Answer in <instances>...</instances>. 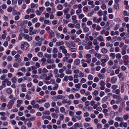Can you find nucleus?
Returning <instances> with one entry per match:
<instances>
[{
    "mask_svg": "<svg viewBox=\"0 0 129 129\" xmlns=\"http://www.w3.org/2000/svg\"><path fill=\"white\" fill-rule=\"evenodd\" d=\"M9 98L10 100L7 104V107L9 109H11L12 108L15 102L16 99L15 98L12 94L10 95L9 96Z\"/></svg>",
    "mask_w": 129,
    "mask_h": 129,
    "instance_id": "f257e3e1",
    "label": "nucleus"
},
{
    "mask_svg": "<svg viewBox=\"0 0 129 129\" xmlns=\"http://www.w3.org/2000/svg\"><path fill=\"white\" fill-rule=\"evenodd\" d=\"M28 47V44L27 42H25L21 44L20 47L23 50H27Z\"/></svg>",
    "mask_w": 129,
    "mask_h": 129,
    "instance_id": "f03ea898",
    "label": "nucleus"
},
{
    "mask_svg": "<svg viewBox=\"0 0 129 129\" xmlns=\"http://www.w3.org/2000/svg\"><path fill=\"white\" fill-rule=\"evenodd\" d=\"M92 44V43L91 41L88 42V44L85 46V48L86 50H89L92 48L91 46Z\"/></svg>",
    "mask_w": 129,
    "mask_h": 129,
    "instance_id": "7ed1b4c3",
    "label": "nucleus"
},
{
    "mask_svg": "<svg viewBox=\"0 0 129 129\" xmlns=\"http://www.w3.org/2000/svg\"><path fill=\"white\" fill-rule=\"evenodd\" d=\"M91 55L89 54H87L86 55L85 57L87 58L86 62L87 63H90L91 61Z\"/></svg>",
    "mask_w": 129,
    "mask_h": 129,
    "instance_id": "20e7f679",
    "label": "nucleus"
},
{
    "mask_svg": "<svg viewBox=\"0 0 129 129\" xmlns=\"http://www.w3.org/2000/svg\"><path fill=\"white\" fill-rule=\"evenodd\" d=\"M102 20L101 18H98L97 17H95L93 18V21L94 22L97 23H99Z\"/></svg>",
    "mask_w": 129,
    "mask_h": 129,
    "instance_id": "39448f33",
    "label": "nucleus"
},
{
    "mask_svg": "<svg viewBox=\"0 0 129 129\" xmlns=\"http://www.w3.org/2000/svg\"><path fill=\"white\" fill-rule=\"evenodd\" d=\"M71 19L73 23H76L78 22V20H77V16L76 15L72 16Z\"/></svg>",
    "mask_w": 129,
    "mask_h": 129,
    "instance_id": "423d86ee",
    "label": "nucleus"
},
{
    "mask_svg": "<svg viewBox=\"0 0 129 129\" xmlns=\"http://www.w3.org/2000/svg\"><path fill=\"white\" fill-rule=\"evenodd\" d=\"M24 38L25 39H26L28 41H30L32 40V38L31 37L29 36L28 35L24 34Z\"/></svg>",
    "mask_w": 129,
    "mask_h": 129,
    "instance_id": "0eeeda50",
    "label": "nucleus"
},
{
    "mask_svg": "<svg viewBox=\"0 0 129 129\" xmlns=\"http://www.w3.org/2000/svg\"><path fill=\"white\" fill-rule=\"evenodd\" d=\"M48 33L49 34V37L50 39H51L54 37V33L53 30L51 31Z\"/></svg>",
    "mask_w": 129,
    "mask_h": 129,
    "instance_id": "6e6552de",
    "label": "nucleus"
},
{
    "mask_svg": "<svg viewBox=\"0 0 129 129\" xmlns=\"http://www.w3.org/2000/svg\"><path fill=\"white\" fill-rule=\"evenodd\" d=\"M59 110L60 112L62 113H63L64 115H66L67 113L65 111V110L63 107H61L60 108Z\"/></svg>",
    "mask_w": 129,
    "mask_h": 129,
    "instance_id": "1a4fd4ad",
    "label": "nucleus"
},
{
    "mask_svg": "<svg viewBox=\"0 0 129 129\" xmlns=\"http://www.w3.org/2000/svg\"><path fill=\"white\" fill-rule=\"evenodd\" d=\"M82 7L83 6H82L80 7V8H78V9L76 10V12L77 15L80 14V13L82 12V10L81 9Z\"/></svg>",
    "mask_w": 129,
    "mask_h": 129,
    "instance_id": "9d476101",
    "label": "nucleus"
},
{
    "mask_svg": "<svg viewBox=\"0 0 129 129\" xmlns=\"http://www.w3.org/2000/svg\"><path fill=\"white\" fill-rule=\"evenodd\" d=\"M82 5L81 4H79V5L75 4L73 5V9H75L77 8H80V7L82 6Z\"/></svg>",
    "mask_w": 129,
    "mask_h": 129,
    "instance_id": "9b49d317",
    "label": "nucleus"
},
{
    "mask_svg": "<svg viewBox=\"0 0 129 129\" xmlns=\"http://www.w3.org/2000/svg\"><path fill=\"white\" fill-rule=\"evenodd\" d=\"M80 62V60L79 59L77 58L74 60V63L76 65L79 64Z\"/></svg>",
    "mask_w": 129,
    "mask_h": 129,
    "instance_id": "f8f14e48",
    "label": "nucleus"
},
{
    "mask_svg": "<svg viewBox=\"0 0 129 129\" xmlns=\"http://www.w3.org/2000/svg\"><path fill=\"white\" fill-rule=\"evenodd\" d=\"M97 76L100 79H103L105 77L104 74L102 73H99Z\"/></svg>",
    "mask_w": 129,
    "mask_h": 129,
    "instance_id": "ddd939ff",
    "label": "nucleus"
},
{
    "mask_svg": "<svg viewBox=\"0 0 129 129\" xmlns=\"http://www.w3.org/2000/svg\"><path fill=\"white\" fill-rule=\"evenodd\" d=\"M97 39L98 41L100 42L104 41H105L103 37L101 35H100L98 36L97 37Z\"/></svg>",
    "mask_w": 129,
    "mask_h": 129,
    "instance_id": "4468645a",
    "label": "nucleus"
},
{
    "mask_svg": "<svg viewBox=\"0 0 129 129\" xmlns=\"http://www.w3.org/2000/svg\"><path fill=\"white\" fill-rule=\"evenodd\" d=\"M42 118L43 120H44L45 119H48L49 120H50L51 119V118L49 116H46L45 115H43L42 116Z\"/></svg>",
    "mask_w": 129,
    "mask_h": 129,
    "instance_id": "2eb2a0df",
    "label": "nucleus"
},
{
    "mask_svg": "<svg viewBox=\"0 0 129 129\" xmlns=\"http://www.w3.org/2000/svg\"><path fill=\"white\" fill-rule=\"evenodd\" d=\"M115 119L117 121H122L123 120V118H122L119 116L116 117Z\"/></svg>",
    "mask_w": 129,
    "mask_h": 129,
    "instance_id": "dca6fc26",
    "label": "nucleus"
},
{
    "mask_svg": "<svg viewBox=\"0 0 129 129\" xmlns=\"http://www.w3.org/2000/svg\"><path fill=\"white\" fill-rule=\"evenodd\" d=\"M74 126L75 127H80L82 126L81 123H76L74 124Z\"/></svg>",
    "mask_w": 129,
    "mask_h": 129,
    "instance_id": "f3484780",
    "label": "nucleus"
},
{
    "mask_svg": "<svg viewBox=\"0 0 129 129\" xmlns=\"http://www.w3.org/2000/svg\"><path fill=\"white\" fill-rule=\"evenodd\" d=\"M64 44L63 42L62 41L57 42L56 44V45L57 46H59Z\"/></svg>",
    "mask_w": 129,
    "mask_h": 129,
    "instance_id": "a211bd4d",
    "label": "nucleus"
},
{
    "mask_svg": "<svg viewBox=\"0 0 129 129\" xmlns=\"http://www.w3.org/2000/svg\"><path fill=\"white\" fill-rule=\"evenodd\" d=\"M101 51L103 54H106L107 53L108 50L106 48H103L101 49Z\"/></svg>",
    "mask_w": 129,
    "mask_h": 129,
    "instance_id": "6ab92c4d",
    "label": "nucleus"
},
{
    "mask_svg": "<svg viewBox=\"0 0 129 129\" xmlns=\"http://www.w3.org/2000/svg\"><path fill=\"white\" fill-rule=\"evenodd\" d=\"M99 34V32L94 31L92 33V35L95 38L96 37V36Z\"/></svg>",
    "mask_w": 129,
    "mask_h": 129,
    "instance_id": "aec40b11",
    "label": "nucleus"
},
{
    "mask_svg": "<svg viewBox=\"0 0 129 129\" xmlns=\"http://www.w3.org/2000/svg\"><path fill=\"white\" fill-rule=\"evenodd\" d=\"M47 74H43L40 76V78L41 79L44 80L45 79L46 77L47 76Z\"/></svg>",
    "mask_w": 129,
    "mask_h": 129,
    "instance_id": "412c9836",
    "label": "nucleus"
},
{
    "mask_svg": "<svg viewBox=\"0 0 129 129\" xmlns=\"http://www.w3.org/2000/svg\"><path fill=\"white\" fill-rule=\"evenodd\" d=\"M38 7V5L34 3H31L30 4V7L32 8H36Z\"/></svg>",
    "mask_w": 129,
    "mask_h": 129,
    "instance_id": "4be33fe9",
    "label": "nucleus"
},
{
    "mask_svg": "<svg viewBox=\"0 0 129 129\" xmlns=\"http://www.w3.org/2000/svg\"><path fill=\"white\" fill-rule=\"evenodd\" d=\"M108 98L109 97L108 96H105L102 100V103H103L105 101H106Z\"/></svg>",
    "mask_w": 129,
    "mask_h": 129,
    "instance_id": "5701e85b",
    "label": "nucleus"
},
{
    "mask_svg": "<svg viewBox=\"0 0 129 129\" xmlns=\"http://www.w3.org/2000/svg\"><path fill=\"white\" fill-rule=\"evenodd\" d=\"M66 73L67 75H71L72 73V71L69 69H67L66 70Z\"/></svg>",
    "mask_w": 129,
    "mask_h": 129,
    "instance_id": "b1692460",
    "label": "nucleus"
},
{
    "mask_svg": "<svg viewBox=\"0 0 129 129\" xmlns=\"http://www.w3.org/2000/svg\"><path fill=\"white\" fill-rule=\"evenodd\" d=\"M24 34L23 33H21L20 34L19 36L18 37V39L19 40H21L22 39V36H23L24 37Z\"/></svg>",
    "mask_w": 129,
    "mask_h": 129,
    "instance_id": "393cba45",
    "label": "nucleus"
},
{
    "mask_svg": "<svg viewBox=\"0 0 129 129\" xmlns=\"http://www.w3.org/2000/svg\"><path fill=\"white\" fill-rule=\"evenodd\" d=\"M52 117L54 118H57L58 117V115L54 113H52L51 114Z\"/></svg>",
    "mask_w": 129,
    "mask_h": 129,
    "instance_id": "a878e982",
    "label": "nucleus"
},
{
    "mask_svg": "<svg viewBox=\"0 0 129 129\" xmlns=\"http://www.w3.org/2000/svg\"><path fill=\"white\" fill-rule=\"evenodd\" d=\"M63 13L61 11H58L56 12V15L58 17L62 16L63 15Z\"/></svg>",
    "mask_w": 129,
    "mask_h": 129,
    "instance_id": "bb28decb",
    "label": "nucleus"
},
{
    "mask_svg": "<svg viewBox=\"0 0 129 129\" xmlns=\"http://www.w3.org/2000/svg\"><path fill=\"white\" fill-rule=\"evenodd\" d=\"M98 15L100 17H101L103 15V11L101 10H100L98 12Z\"/></svg>",
    "mask_w": 129,
    "mask_h": 129,
    "instance_id": "cd10ccee",
    "label": "nucleus"
},
{
    "mask_svg": "<svg viewBox=\"0 0 129 129\" xmlns=\"http://www.w3.org/2000/svg\"><path fill=\"white\" fill-rule=\"evenodd\" d=\"M117 80V78H116L113 77L111 78V82L112 83H115Z\"/></svg>",
    "mask_w": 129,
    "mask_h": 129,
    "instance_id": "c85d7f7f",
    "label": "nucleus"
},
{
    "mask_svg": "<svg viewBox=\"0 0 129 129\" xmlns=\"http://www.w3.org/2000/svg\"><path fill=\"white\" fill-rule=\"evenodd\" d=\"M12 90L11 88H8L6 90V92L8 94H10L12 92Z\"/></svg>",
    "mask_w": 129,
    "mask_h": 129,
    "instance_id": "c756f323",
    "label": "nucleus"
},
{
    "mask_svg": "<svg viewBox=\"0 0 129 129\" xmlns=\"http://www.w3.org/2000/svg\"><path fill=\"white\" fill-rule=\"evenodd\" d=\"M57 8L59 10H61L63 8V7L62 5L60 4L57 6Z\"/></svg>",
    "mask_w": 129,
    "mask_h": 129,
    "instance_id": "7c9ffc66",
    "label": "nucleus"
},
{
    "mask_svg": "<svg viewBox=\"0 0 129 129\" xmlns=\"http://www.w3.org/2000/svg\"><path fill=\"white\" fill-rule=\"evenodd\" d=\"M11 81L13 83H15L17 81L16 78V77H14L11 79Z\"/></svg>",
    "mask_w": 129,
    "mask_h": 129,
    "instance_id": "2f4dec72",
    "label": "nucleus"
},
{
    "mask_svg": "<svg viewBox=\"0 0 129 129\" xmlns=\"http://www.w3.org/2000/svg\"><path fill=\"white\" fill-rule=\"evenodd\" d=\"M77 16H78L79 18L80 19H81L83 18L85 16V15L83 14H81L77 15Z\"/></svg>",
    "mask_w": 129,
    "mask_h": 129,
    "instance_id": "473e14b6",
    "label": "nucleus"
},
{
    "mask_svg": "<svg viewBox=\"0 0 129 129\" xmlns=\"http://www.w3.org/2000/svg\"><path fill=\"white\" fill-rule=\"evenodd\" d=\"M68 26L70 28H73L74 27L75 25L74 24L70 23L68 24Z\"/></svg>",
    "mask_w": 129,
    "mask_h": 129,
    "instance_id": "72a5a7b5",
    "label": "nucleus"
},
{
    "mask_svg": "<svg viewBox=\"0 0 129 129\" xmlns=\"http://www.w3.org/2000/svg\"><path fill=\"white\" fill-rule=\"evenodd\" d=\"M79 74V75L80 78H82L84 77V73L81 71H80Z\"/></svg>",
    "mask_w": 129,
    "mask_h": 129,
    "instance_id": "f704fd0d",
    "label": "nucleus"
},
{
    "mask_svg": "<svg viewBox=\"0 0 129 129\" xmlns=\"http://www.w3.org/2000/svg\"><path fill=\"white\" fill-rule=\"evenodd\" d=\"M59 119L61 121L63 120L64 119V115L62 114H59Z\"/></svg>",
    "mask_w": 129,
    "mask_h": 129,
    "instance_id": "c9c22d12",
    "label": "nucleus"
},
{
    "mask_svg": "<svg viewBox=\"0 0 129 129\" xmlns=\"http://www.w3.org/2000/svg\"><path fill=\"white\" fill-rule=\"evenodd\" d=\"M44 56L45 57L47 58H50L51 57V54H48L47 53L45 54Z\"/></svg>",
    "mask_w": 129,
    "mask_h": 129,
    "instance_id": "e433bc0d",
    "label": "nucleus"
},
{
    "mask_svg": "<svg viewBox=\"0 0 129 129\" xmlns=\"http://www.w3.org/2000/svg\"><path fill=\"white\" fill-rule=\"evenodd\" d=\"M109 55L113 59L115 58L116 56L115 53H110L109 54Z\"/></svg>",
    "mask_w": 129,
    "mask_h": 129,
    "instance_id": "4c0bfd02",
    "label": "nucleus"
},
{
    "mask_svg": "<svg viewBox=\"0 0 129 129\" xmlns=\"http://www.w3.org/2000/svg\"><path fill=\"white\" fill-rule=\"evenodd\" d=\"M101 8L103 10H105L107 9L106 5L104 4H103L101 6Z\"/></svg>",
    "mask_w": 129,
    "mask_h": 129,
    "instance_id": "58836bf2",
    "label": "nucleus"
},
{
    "mask_svg": "<svg viewBox=\"0 0 129 129\" xmlns=\"http://www.w3.org/2000/svg\"><path fill=\"white\" fill-rule=\"evenodd\" d=\"M37 102H38L39 104H41L42 102H45V100L44 99H39L37 101Z\"/></svg>",
    "mask_w": 129,
    "mask_h": 129,
    "instance_id": "ea45409f",
    "label": "nucleus"
},
{
    "mask_svg": "<svg viewBox=\"0 0 129 129\" xmlns=\"http://www.w3.org/2000/svg\"><path fill=\"white\" fill-rule=\"evenodd\" d=\"M58 84H56L55 85V86L52 88V89L53 90H56L58 88Z\"/></svg>",
    "mask_w": 129,
    "mask_h": 129,
    "instance_id": "a19ab883",
    "label": "nucleus"
},
{
    "mask_svg": "<svg viewBox=\"0 0 129 129\" xmlns=\"http://www.w3.org/2000/svg\"><path fill=\"white\" fill-rule=\"evenodd\" d=\"M43 114L44 115H49L50 114V112L49 111H44Z\"/></svg>",
    "mask_w": 129,
    "mask_h": 129,
    "instance_id": "79ce46f5",
    "label": "nucleus"
},
{
    "mask_svg": "<svg viewBox=\"0 0 129 129\" xmlns=\"http://www.w3.org/2000/svg\"><path fill=\"white\" fill-rule=\"evenodd\" d=\"M92 43V44H93V45H98L99 43L97 41V40L96 39H95L94 40Z\"/></svg>",
    "mask_w": 129,
    "mask_h": 129,
    "instance_id": "37998d69",
    "label": "nucleus"
},
{
    "mask_svg": "<svg viewBox=\"0 0 129 129\" xmlns=\"http://www.w3.org/2000/svg\"><path fill=\"white\" fill-rule=\"evenodd\" d=\"M45 30L47 31V32L48 33H49L52 30L50 29V27L49 26H47L45 28Z\"/></svg>",
    "mask_w": 129,
    "mask_h": 129,
    "instance_id": "c03bdc74",
    "label": "nucleus"
},
{
    "mask_svg": "<svg viewBox=\"0 0 129 129\" xmlns=\"http://www.w3.org/2000/svg\"><path fill=\"white\" fill-rule=\"evenodd\" d=\"M42 45V42L41 41H39L37 42L35 44L34 46H40Z\"/></svg>",
    "mask_w": 129,
    "mask_h": 129,
    "instance_id": "a18cd8bd",
    "label": "nucleus"
},
{
    "mask_svg": "<svg viewBox=\"0 0 129 129\" xmlns=\"http://www.w3.org/2000/svg\"><path fill=\"white\" fill-rule=\"evenodd\" d=\"M121 99L120 96H118L116 99L117 101L116 102V104H119L120 101Z\"/></svg>",
    "mask_w": 129,
    "mask_h": 129,
    "instance_id": "49530a36",
    "label": "nucleus"
},
{
    "mask_svg": "<svg viewBox=\"0 0 129 129\" xmlns=\"http://www.w3.org/2000/svg\"><path fill=\"white\" fill-rule=\"evenodd\" d=\"M69 50L71 52H73L76 51L77 49L76 48H70L69 49Z\"/></svg>",
    "mask_w": 129,
    "mask_h": 129,
    "instance_id": "de8ad7c7",
    "label": "nucleus"
},
{
    "mask_svg": "<svg viewBox=\"0 0 129 129\" xmlns=\"http://www.w3.org/2000/svg\"><path fill=\"white\" fill-rule=\"evenodd\" d=\"M81 84L80 83L76 84L75 85V87L76 88H78L79 90L81 87Z\"/></svg>",
    "mask_w": 129,
    "mask_h": 129,
    "instance_id": "09e8293b",
    "label": "nucleus"
},
{
    "mask_svg": "<svg viewBox=\"0 0 129 129\" xmlns=\"http://www.w3.org/2000/svg\"><path fill=\"white\" fill-rule=\"evenodd\" d=\"M68 76L66 75L64 76L63 79V80L64 81L67 82L68 81Z\"/></svg>",
    "mask_w": 129,
    "mask_h": 129,
    "instance_id": "8fccbe9b",
    "label": "nucleus"
},
{
    "mask_svg": "<svg viewBox=\"0 0 129 129\" xmlns=\"http://www.w3.org/2000/svg\"><path fill=\"white\" fill-rule=\"evenodd\" d=\"M113 44H111L109 43H107L106 44V46L107 47H112L113 46Z\"/></svg>",
    "mask_w": 129,
    "mask_h": 129,
    "instance_id": "3c124183",
    "label": "nucleus"
},
{
    "mask_svg": "<svg viewBox=\"0 0 129 129\" xmlns=\"http://www.w3.org/2000/svg\"><path fill=\"white\" fill-rule=\"evenodd\" d=\"M96 127L98 129H100L102 127V125L101 124L99 123H98L96 125Z\"/></svg>",
    "mask_w": 129,
    "mask_h": 129,
    "instance_id": "603ef678",
    "label": "nucleus"
},
{
    "mask_svg": "<svg viewBox=\"0 0 129 129\" xmlns=\"http://www.w3.org/2000/svg\"><path fill=\"white\" fill-rule=\"evenodd\" d=\"M95 55L97 57L98 59H100L101 58L102 55L100 54H98V53H96L95 54Z\"/></svg>",
    "mask_w": 129,
    "mask_h": 129,
    "instance_id": "864d4df0",
    "label": "nucleus"
},
{
    "mask_svg": "<svg viewBox=\"0 0 129 129\" xmlns=\"http://www.w3.org/2000/svg\"><path fill=\"white\" fill-rule=\"evenodd\" d=\"M119 24H116L115 25L114 28V30L115 31L116 30L119 28Z\"/></svg>",
    "mask_w": 129,
    "mask_h": 129,
    "instance_id": "5fc2aeb1",
    "label": "nucleus"
},
{
    "mask_svg": "<svg viewBox=\"0 0 129 129\" xmlns=\"http://www.w3.org/2000/svg\"><path fill=\"white\" fill-rule=\"evenodd\" d=\"M123 15L124 16H129V13L126 11L124 10L123 12Z\"/></svg>",
    "mask_w": 129,
    "mask_h": 129,
    "instance_id": "6e6d98bb",
    "label": "nucleus"
},
{
    "mask_svg": "<svg viewBox=\"0 0 129 129\" xmlns=\"http://www.w3.org/2000/svg\"><path fill=\"white\" fill-rule=\"evenodd\" d=\"M94 99L95 101L98 102L100 101L101 98L99 96H96L95 97Z\"/></svg>",
    "mask_w": 129,
    "mask_h": 129,
    "instance_id": "4d7b16f0",
    "label": "nucleus"
},
{
    "mask_svg": "<svg viewBox=\"0 0 129 129\" xmlns=\"http://www.w3.org/2000/svg\"><path fill=\"white\" fill-rule=\"evenodd\" d=\"M83 52L82 51H80L79 52V57L80 58H82L83 57Z\"/></svg>",
    "mask_w": 129,
    "mask_h": 129,
    "instance_id": "13d9d810",
    "label": "nucleus"
},
{
    "mask_svg": "<svg viewBox=\"0 0 129 129\" xmlns=\"http://www.w3.org/2000/svg\"><path fill=\"white\" fill-rule=\"evenodd\" d=\"M13 67L15 68H17L18 67L19 65L18 63L17 62L14 63L13 65Z\"/></svg>",
    "mask_w": 129,
    "mask_h": 129,
    "instance_id": "bf43d9fd",
    "label": "nucleus"
},
{
    "mask_svg": "<svg viewBox=\"0 0 129 129\" xmlns=\"http://www.w3.org/2000/svg\"><path fill=\"white\" fill-rule=\"evenodd\" d=\"M57 49L56 48H54L52 50V52L53 53H56L58 52Z\"/></svg>",
    "mask_w": 129,
    "mask_h": 129,
    "instance_id": "052dcab7",
    "label": "nucleus"
},
{
    "mask_svg": "<svg viewBox=\"0 0 129 129\" xmlns=\"http://www.w3.org/2000/svg\"><path fill=\"white\" fill-rule=\"evenodd\" d=\"M73 72L74 73L77 74L79 73L80 71L79 69H75L74 70Z\"/></svg>",
    "mask_w": 129,
    "mask_h": 129,
    "instance_id": "680f3d73",
    "label": "nucleus"
},
{
    "mask_svg": "<svg viewBox=\"0 0 129 129\" xmlns=\"http://www.w3.org/2000/svg\"><path fill=\"white\" fill-rule=\"evenodd\" d=\"M115 51L116 52H119L120 51V49L118 47H116L115 48Z\"/></svg>",
    "mask_w": 129,
    "mask_h": 129,
    "instance_id": "e2e57ef3",
    "label": "nucleus"
},
{
    "mask_svg": "<svg viewBox=\"0 0 129 129\" xmlns=\"http://www.w3.org/2000/svg\"><path fill=\"white\" fill-rule=\"evenodd\" d=\"M88 9L87 6H86L83 8V11L85 12H87L88 11Z\"/></svg>",
    "mask_w": 129,
    "mask_h": 129,
    "instance_id": "0e129e2a",
    "label": "nucleus"
},
{
    "mask_svg": "<svg viewBox=\"0 0 129 129\" xmlns=\"http://www.w3.org/2000/svg\"><path fill=\"white\" fill-rule=\"evenodd\" d=\"M88 79L90 80H92L93 79V76L91 75H89L88 76Z\"/></svg>",
    "mask_w": 129,
    "mask_h": 129,
    "instance_id": "69168bd1",
    "label": "nucleus"
},
{
    "mask_svg": "<svg viewBox=\"0 0 129 129\" xmlns=\"http://www.w3.org/2000/svg\"><path fill=\"white\" fill-rule=\"evenodd\" d=\"M37 55L39 57H41L43 56V53L41 52H39L38 53Z\"/></svg>",
    "mask_w": 129,
    "mask_h": 129,
    "instance_id": "338daca9",
    "label": "nucleus"
},
{
    "mask_svg": "<svg viewBox=\"0 0 129 129\" xmlns=\"http://www.w3.org/2000/svg\"><path fill=\"white\" fill-rule=\"evenodd\" d=\"M36 13L37 15L39 16L42 14V12L39 10H37L36 11Z\"/></svg>",
    "mask_w": 129,
    "mask_h": 129,
    "instance_id": "774afa93",
    "label": "nucleus"
}]
</instances>
